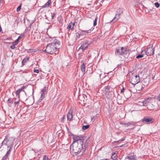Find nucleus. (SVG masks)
I'll return each mask as SVG.
<instances>
[{"instance_id": "58", "label": "nucleus", "mask_w": 160, "mask_h": 160, "mask_svg": "<svg viewBox=\"0 0 160 160\" xmlns=\"http://www.w3.org/2000/svg\"><path fill=\"white\" fill-rule=\"evenodd\" d=\"M100 160H109V159H101Z\"/></svg>"}, {"instance_id": "53", "label": "nucleus", "mask_w": 160, "mask_h": 160, "mask_svg": "<svg viewBox=\"0 0 160 160\" xmlns=\"http://www.w3.org/2000/svg\"><path fill=\"white\" fill-rule=\"evenodd\" d=\"M125 139V138H123L121 139L120 140V142H122V141H124Z\"/></svg>"}, {"instance_id": "28", "label": "nucleus", "mask_w": 160, "mask_h": 160, "mask_svg": "<svg viewBox=\"0 0 160 160\" xmlns=\"http://www.w3.org/2000/svg\"><path fill=\"white\" fill-rule=\"evenodd\" d=\"M117 155L116 153V152H113L112 153V155L111 156V158L113 160H116V158Z\"/></svg>"}, {"instance_id": "2", "label": "nucleus", "mask_w": 160, "mask_h": 160, "mask_svg": "<svg viewBox=\"0 0 160 160\" xmlns=\"http://www.w3.org/2000/svg\"><path fill=\"white\" fill-rule=\"evenodd\" d=\"M59 48V47L53 46L52 43H50L47 44L46 51L49 54H52L54 53L56 54L58 53V50Z\"/></svg>"}, {"instance_id": "1", "label": "nucleus", "mask_w": 160, "mask_h": 160, "mask_svg": "<svg viewBox=\"0 0 160 160\" xmlns=\"http://www.w3.org/2000/svg\"><path fill=\"white\" fill-rule=\"evenodd\" d=\"M83 144L72 143L70 146V151L71 152L78 154L83 150Z\"/></svg>"}, {"instance_id": "45", "label": "nucleus", "mask_w": 160, "mask_h": 160, "mask_svg": "<svg viewBox=\"0 0 160 160\" xmlns=\"http://www.w3.org/2000/svg\"><path fill=\"white\" fill-rule=\"evenodd\" d=\"M15 44H12V45L10 46V48L12 49H14L16 48L15 46Z\"/></svg>"}, {"instance_id": "15", "label": "nucleus", "mask_w": 160, "mask_h": 160, "mask_svg": "<svg viewBox=\"0 0 160 160\" xmlns=\"http://www.w3.org/2000/svg\"><path fill=\"white\" fill-rule=\"evenodd\" d=\"M25 88V87L23 86L21 88L17 90L15 92V93L16 94V96H18V97H19V93H20V92H21L23 91L24 92H25L24 91H23V90H24Z\"/></svg>"}, {"instance_id": "31", "label": "nucleus", "mask_w": 160, "mask_h": 160, "mask_svg": "<svg viewBox=\"0 0 160 160\" xmlns=\"http://www.w3.org/2000/svg\"><path fill=\"white\" fill-rule=\"evenodd\" d=\"M82 32H83V35L86 34H87V33H90L91 32V29H89V30H82Z\"/></svg>"}, {"instance_id": "35", "label": "nucleus", "mask_w": 160, "mask_h": 160, "mask_svg": "<svg viewBox=\"0 0 160 160\" xmlns=\"http://www.w3.org/2000/svg\"><path fill=\"white\" fill-rule=\"evenodd\" d=\"M98 116H97V115H96L94 116H93V117L91 118V121L92 122H93L95 120L97 119L98 118Z\"/></svg>"}, {"instance_id": "50", "label": "nucleus", "mask_w": 160, "mask_h": 160, "mask_svg": "<svg viewBox=\"0 0 160 160\" xmlns=\"http://www.w3.org/2000/svg\"><path fill=\"white\" fill-rule=\"evenodd\" d=\"M7 158H8L7 157H5V156H4L1 160H6Z\"/></svg>"}, {"instance_id": "4", "label": "nucleus", "mask_w": 160, "mask_h": 160, "mask_svg": "<svg viewBox=\"0 0 160 160\" xmlns=\"http://www.w3.org/2000/svg\"><path fill=\"white\" fill-rule=\"evenodd\" d=\"M130 82L132 84L135 85L140 82V77L138 75L132 74L129 78Z\"/></svg>"}, {"instance_id": "42", "label": "nucleus", "mask_w": 160, "mask_h": 160, "mask_svg": "<svg viewBox=\"0 0 160 160\" xmlns=\"http://www.w3.org/2000/svg\"><path fill=\"white\" fill-rule=\"evenodd\" d=\"M19 42V41L17 39L14 42L12 43V44H15V45H17Z\"/></svg>"}, {"instance_id": "25", "label": "nucleus", "mask_w": 160, "mask_h": 160, "mask_svg": "<svg viewBox=\"0 0 160 160\" xmlns=\"http://www.w3.org/2000/svg\"><path fill=\"white\" fill-rule=\"evenodd\" d=\"M7 103L9 107L11 106L12 104L13 103V101L12 99L11 98H9V99H8Z\"/></svg>"}, {"instance_id": "49", "label": "nucleus", "mask_w": 160, "mask_h": 160, "mask_svg": "<svg viewBox=\"0 0 160 160\" xmlns=\"http://www.w3.org/2000/svg\"><path fill=\"white\" fill-rule=\"evenodd\" d=\"M34 72L37 73H38L39 72V71L38 69H35L34 71Z\"/></svg>"}, {"instance_id": "21", "label": "nucleus", "mask_w": 160, "mask_h": 160, "mask_svg": "<svg viewBox=\"0 0 160 160\" xmlns=\"http://www.w3.org/2000/svg\"><path fill=\"white\" fill-rule=\"evenodd\" d=\"M52 44L53 46H58L60 48V42L59 40H58L56 39H55L54 40V43H52Z\"/></svg>"}, {"instance_id": "19", "label": "nucleus", "mask_w": 160, "mask_h": 160, "mask_svg": "<svg viewBox=\"0 0 160 160\" xmlns=\"http://www.w3.org/2000/svg\"><path fill=\"white\" fill-rule=\"evenodd\" d=\"M76 39H78L81 36L83 35V32L81 31H78L76 34Z\"/></svg>"}, {"instance_id": "62", "label": "nucleus", "mask_w": 160, "mask_h": 160, "mask_svg": "<svg viewBox=\"0 0 160 160\" xmlns=\"http://www.w3.org/2000/svg\"><path fill=\"white\" fill-rule=\"evenodd\" d=\"M117 141H114V142H117Z\"/></svg>"}, {"instance_id": "14", "label": "nucleus", "mask_w": 160, "mask_h": 160, "mask_svg": "<svg viewBox=\"0 0 160 160\" xmlns=\"http://www.w3.org/2000/svg\"><path fill=\"white\" fill-rule=\"evenodd\" d=\"M78 98L81 101L84 102L85 100H86L87 99V97L86 95L83 94L82 95H80L78 97Z\"/></svg>"}, {"instance_id": "41", "label": "nucleus", "mask_w": 160, "mask_h": 160, "mask_svg": "<svg viewBox=\"0 0 160 160\" xmlns=\"http://www.w3.org/2000/svg\"><path fill=\"white\" fill-rule=\"evenodd\" d=\"M154 5L157 8H159L160 6V4H159L158 2H156L155 3Z\"/></svg>"}, {"instance_id": "47", "label": "nucleus", "mask_w": 160, "mask_h": 160, "mask_svg": "<svg viewBox=\"0 0 160 160\" xmlns=\"http://www.w3.org/2000/svg\"><path fill=\"white\" fill-rule=\"evenodd\" d=\"M125 90V88L124 87H123V88L121 90V93H123V92H124Z\"/></svg>"}, {"instance_id": "9", "label": "nucleus", "mask_w": 160, "mask_h": 160, "mask_svg": "<svg viewBox=\"0 0 160 160\" xmlns=\"http://www.w3.org/2000/svg\"><path fill=\"white\" fill-rule=\"evenodd\" d=\"M89 44L90 43L88 41H84L82 42L79 49H82L83 51L88 48Z\"/></svg>"}, {"instance_id": "29", "label": "nucleus", "mask_w": 160, "mask_h": 160, "mask_svg": "<svg viewBox=\"0 0 160 160\" xmlns=\"http://www.w3.org/2000/svg\"><path fill=\"white\" fill-rule=\"evenodd\" d=\"M131 94L129 92H125V97L128 98L130 97H131Z\"/></svg>"}, {"instance_id": "18", "label": "nucleus", "mask_w": 160, "mask_h": 160, "mask_svg": "<svg viewBox=\"0 0 160 160\" xmlns=\"http://www.w3.org/2000/svg\"><path fill=\"white\" fill-rule=\"evenodd\" d=\"M148 108L151 111H153L155 110V106L152 104L150 103L148 106Z\"/></svg>"}, {"instance_id": "24", "label": "nucleus", "mask_w": 160, "mask_h": 160, "mask_svg": "<svg viewBox=\"0 0 160 160\" xmlns=\"http://www.w3.org/2000/svg\"><path fill=\"white\" fill-rule=\"evenodd\" d=\"M81 69L83 73V74L85 73V71L86 69V67L84 63L82 64L81 66Z\"/></svg>"}, {"instance_id": "32", "label": "nucleus", "mask_w": 160, "mask_h": 160, "mask_svg": "<svg viewBox=\"0 0 160 160\" xmlns=\"http://www.w3.org/2000/svg\"><path fill=\"white\" fill-rule=\"evenodd\" d=\"M89 126L90 125L89 124L86 125H83L82 127V129L83 130H86L88 129L89 127Z\"/></svg>"}, {"instance_id": "55", "label": "nucleus", "mask_w": 160, "mask_h": 160, "mask_svg": "<svg viewBox=\"0 0 160 160\" xmlns=\"http://www.w3.org/2000/svg\"><path fill=\"white\" fill-rule=\"evenodd\" d=\"M22 38L20 36H19L18 38L17 39L19 41V40H20V39H21Z\"/></svg>"}, {"instance_id": "44", "label": "nucleus", "mask_w": 160, "mask_h": 160, "mask_svg": "<svg viewBox=\"0 0 160 160\" xmlns=\"http://www.w3.org/2000/svg\"><path fill=\"white\" fill-rule=\"evenodd\" d=\"M10 152H11L8 151L7 152V153H6V154H5V155L4 156H5V157H6L8 158V155L10 154Z\"/></svg>"}, {"instance_id": "48", "label": "nucleus", "mask_w": 160, "mask_h": 160, "mask_svg": "<svg viewBox=\"0 0 160 160\" xmlns=\"http://www.w3.org/2000/svg\"><path fill=\"white\" fill-rule=\"evenodd\" d=\"M65 118V115H63L62 117L61 118V121L63 122H64V119Z\"/></svg>"}, {"instance_id": "64", "label": "nucleus", "mask_w": 160, "mask_h": 160, "mask_svg": "<svg viewBox=\"0 0 160 160\" xmlns=\"http://www.w3.org/2000/svg\"><path fill=\"white\" fill-rule=\"evenodd\" d=\"M135 39H137V38H134L133 39V40H134Z\"/></svg>"}, {"instance_id": "26", "label": "nucleus", "mask_w": 160, "mask_h": 160, "mask_svg": "<svg viewBox=\"0 0 160 160\" xmlns=\"http://www.w3.org/2000/svg\"><path fill=\"white\" fill-rule=\"evenodd\" d=\"M72 117L73 116L72 114L69 112L67 114L68 120L69 121H70L71 120Z\"/></svg>"}, {"instance_id": "46", "label": "nucleus", "mask_w": 160, "mask_h": 160, "mask_svg": "<svg viewBox=\"0 0 160 160\" xmlns=\"http://www.w3.org/2000/svg\"><path fill=\"white\" fill-rule=\"evenodd\" d=\"M144 7V8L145 9H147V10H146V9L145 10V12H146V13H149V10H148L147 9V8L146 7Z\"/></svg>"}, {"instance_id": "12", "label": "nucleus", "mask_w": 160, "mask_h": 160, "mask_svg": "<svg viewBox=\"0 0 160 160\" xmlns=\"http://www.w3.org/2000/svg\"><path fill=\"white\" fill-rule=\"evenodd\" d=\"M105 94L107 96H109V94L112 91V88H111L109 86H107L105 87Z\"/></svg>"}, {"instance_id": "8", "label": "nucleus", "mask_w": 160, "mask_h": 160, "mask_svg": "<svg viewBox=\"0 0 160 160\" xmlns=\"http://www.w3.org/2000/svg\"><path fill=\"white\" fill-rule=\"evenodd\" d=\"M146 54L148 56H152L154 53V48L152 46L148 48L144 51Z\"/></svg>"}, {"instance_id": "63", "label": "nucleus", "mask_w": 160, "mask_h": 160, "mask_svg": "<svg viewBox=\"0 0 160 160\" xmlns=\"http://www.w3.org/2000/svg\"><path fill=\"white\" fill-rule=\"evenodd\" d=\"M82 99H83V96H82Z\"/></svg>"}, {"instance_id": "43", "label": "nucleus", "mask_w": 160, "mask_h": 160, "mask_svg": "<svg viewBox=\"0 0 160 160\" xmlns=\"http://www.w3.org/2000/svg\"><path fill=\"white\" fill-rule=\"evenodd\" d=\"M43 160H48V158L46 155H44L43 158Z\"/></svg>"}, {"instance_id": "52", "label": "nucleus", "mask_w": 160, "mask_h": 160, "mask_svg": "<svg viewBox=\"0 0 160 160\" xmlns=\"http://www.w3.org/2000/svg\"><path fill=\"white\" fill-rule=\"evenodd\" d=\"M19 103V101H17V102H14V104H15V105L16 106L17 104H18Z\"/></svg>"}, {"instance_id": "3", "label": "nucleus", "mask_w": 160, "mask_h": 160, "mask_svg": "<svg viewBox=\"0 0 160 160\" xmlns=\"http://www.w3.org/2000/svg\"><path fill=\"white\" fill-rule=\"evenodd\" d=\"M15 140V138L12 137H9L8 138L5 137L2 143L1 146L4 145L7 146L8 148H9L10 147L12 146Z\"/></svg>"}, {"instance_id": "61", "label": "nucleus", "mask_w": 160, "mask_h": 160, "mask_svg": "<svg viewBox=\"0 0 160 160\" xmlns=\"http://www.w3.org/2000/svg\"><path fill=\"white\" fill-rule=\"evenodd\" d=\"M117 142H120V140H119L118 141H117Z\"/></svg>"}, {"instance_id": "57", "label": "nucleus", "mask_w": 160, "mask_h": 160, "mask_svg": "<svg viewBox=\"0 0 160 160\" xmlns=\"http://www.w3.org/2000/svg\"><path fill=\"white\" fill-rule=\"evenodd\" d=\"M28 98H24L23 99L24 100H25V101H26L27 100Z\"/></svg>"}, {"instance_id": "6", "label": "nucleus", "mask_w": 160, "mask_h": 160, "mask_svg": "<svg viewBox=\"0 0 160 160\" xmlns=\"http://www.w3.org/2000/svg\"><path fill=\"white\" fill-rule=\"evenodd\" d=\"M73 142L72 143L83 144L84 139L82 137H80L78 136L75 135L73 137Z\"/></svg>"}, {"instance_id": "13", "label": "nucleus", "mask_w": 160, "mask_h": 160, "mask_svg": "<svg viewBox=\"0 0 160 160\" xmlns=\"http://www.w3.org/2000/svg\"><path fill=\"white\" fill-rule=\"evenodd\" d=\"M152 119H153L151 118L145 117L142 120V122L144 123L149 124L152 123L153 122Z\"/></svg>"}, {"instance_id": "38", "label": "nucleus", "mask_w": 160, "mask_h": 160, "mask_svg": "<svg viewBox=\"0 0 160 160\" xmlns=\"http://www.w3.org/2000/svg\"><path fill=\"white\" fill-rule=\"evenodd\" d=\"M97 19H98V18L97 17H96L95 18V19L94 21L93 26H96L97 25Z\"/></svg>"}, {"instance_id": "59", "label": "nucleus", "mask_w": 160, "mask_h": 160, "mask_svg": "<svg viewBox=\"0 0 160 160\" xmlns=\"http://www.w3.org/2000/svg\"><path fill=\"white\" fill-rule=\"evenodd\" d=\"M30 50H30V49H28V52H30Z\"/></svg>"}, {"instance_id": "34", "label": "nucleus", "mask_w": 160, "mask_h": 160, "mask_svg": "<svg viewBox=\"0 0 160 160\" xmlns=\"http://www.w3.org/2000/svg\"><path fill=\"white\" fill-rule=\"evenodd\" d=\"M153 98H154V99H156L157 100L159 101H160V94H159L158 96L157 97Z\"/></svg>"}, {"instance_id": "11", "label": "nucleus", "mask_w": 160, "mask_h": 160, "mask_svg": "<svg viewBox=\"0 0 160 160\" xmlns=\"http://www.w3.org/2000/svg\"><path fill=\"white\" fill-rule=\"evenodd\" d=\"M90 137H88V139L86 140L85 141V142H84V146L83 145V150H83V152H85V149L88 148V144L90 142Z\"/></svg>"}, {"instance_id": "54", "label": "nucleus", "mask_w": 160, "mask_h": 160, "mask_svg": "<svg viewBox=\"0 0 160 160\" xmlns=\"http://www.w3.org/2000/svg\"><path fill=\"white\" fill-rule=\"evenodd\" d=\"M10 148L8 150V151L11 152V149H12V146H11L10 147H9Z\"/></svg>"}, {"instance_id": "16", "label": "nucleus", "mask_w": 160, "mask_h": 160, "mask_svg": "<svg viewBox=\"0 0 160 160\" xmlns=\"http://www.w3.org/2000/svg\"><path fill=\"white\" fill-rule=\"evenodd\" d=\"M121 53H122V55L127 54L129 52L128 50H127L126 48L123 47L121 48Z\"/></svg>"}, {"instance_id": "37", "label": "nucleus", "mask_w": 160, "mask_h": 160, "mask_svg": "<svg viewBox=\"0 0 160 160\" xmlns=\"http://www.w3.org/2000/svg\"><path fill=\"white\" fill-rule=\"evenodd\" d=\"M138 105H139V106H144V104L143 103V101H142V102H141V101L139 102H138Z\"/></svg>"}, {"instance_id": "22", "label": "nucleus", "mask_w": 160, "mask_h": 160, "mask_svg": "<svg viewBox=\"0 0 160 160\" xmlns=\"http://www.w3.org/2000/svg\"><path fill=\"white\" fill-rule=\"evenodd\" d=\"M51 3V0H48V1L43 6H42V8H48Z\"/></svg>"}, {"instance_id": "33", "label": "nucleus", "mask_w": 160, "mask_h": 160, "mask_svg": "<svg viewBox=\"0 0 160 160\" xmlns=\"http://www.w3.org/2000/svg\"><path fill=\"white\" fill-rule=\"evenodd\" d=\"M124 125L127 127H128V126H130L131 125H132V126H134V124L132 123L131 122H129L127 123H125L124 124Z\"/></svg>"}, {"instance_id": "10", "label": "nucleus", "mask_w": 160, "mask_h": 160, "mask_svg": "<svg viewBox=\"0 0 160 160\" xmlns=\"http://www.w3.org/2000/svg\"><path fill=\"white\" fill-rule=\"evenodd\" d=\"M154 100V98L153 97H149L146 98L143 100V103L144 106H148L150 102Z\"/></svg>"}, {"instance_id": "30", "label": "nucleus", "mask_w": 160, "mask_h": 160, "mask_svg": "<svg viewBox=\"0 0 160 160\" xmlns=\"http://www.w3.org/2000/svg\"><path fill=\"white\" fill-rule=\"evenodd\" d=\"M143 83H143V86H141V88H140L141 90H142L143 88H144L145 86H147V85L148 84V83L147 82L146 83L145 82V80H143Z\"/></svg>"}, {"instance_id": "36", "label": "nucleus", "mask_w": 160, "mask_h": 160, "mask_svg": "<svg viewBox=\"0 0 160 160\" xmlns=\"http://www.w3.org/2000/svg\"><path fill=\"white\" fill-rule=\"evenodd\" d=\"M144 54H138L136 57V58L137 59H138L139 58H142L144 56Z\"/></svg>"}, {"instance_id": "23", "label": "nucleus", "mask_w": 160, "mask_h": 160, "mask_svg": "<svg viewBox=\"0 0 160 160\" xmlns=\"http://www.w3.org/2000/svg\"><path fill=\"white\" fill-rule=\"evenodd\" d=\"M121 50H120L119 48H116L115 50V54L116 56H118L119 55H122V53H121Z\"/></svg>"}, {"instance_id": "17", "label": "nucleus", "mask_w": 160, "mask_h": 160, "mask_svg": "<svg viewBox=\"0 0 160 160\" xmlns=\"http://www.w3.org/2000/svg\"><path fill=\"white\" fill-rule=\"evenodd\" d=\"M136 155H131L127 156L125 158V160L128 159L129 160H136Z\"/></svg>"}, {"instance_id": "60", "label": "nucleus", "mask_w": 160, "mask_h": 160, "mask_svg": "<svg viewBox=\"0 0 160 160\" xmlns=\"http://www.w3.org/2000/svg\"><path fill=\"white\" fill-rule=\"evenodd\" d=\"M123 145H121V146H120V147H123Z\"/></svg>"}, {"instance_id": "40", "label": "nucleus", "mask_w": 160, "mask_h": 160, "mask_svg": "<svg viewBox=\"0 0 160 160\" xmlns=\"http://www.w3.org/2000/svg\"><path fill=\"white\" fill-rule=\"evenodd\" d=\"M51 19H53L56 15V13L54 12H51Z\"/></svg>"}, {"instance_id": "56", "label": "nucleus", "mask_w": 160, "mask_h": 160, "mask_svg": "<svg viewBox=\"0 0 160 160\" xmlns=\"http://www.w3.org/2000/svg\"><path fill=\"white\" fill-rule=\"evenodd\" d=\"M20 36L22 38L24 37L25 36V35H24V34H22V35H21Z\"/></svg>"}, {"instance_id": "20", "label": "nucleus", "mask_w": 160, "mask_h": 160, "mask_svg": "<svg viewBox=\"0 0 160 160\" xmlns=\"http://www.w3.org/2000/svg\"><path fill=\"white\" fill-rule=\"evenodd\" d=\"M75 25V22H71L68 25V30H71L73 29L74 25Z\"/></svg>"}, {"instance_id": "27", "label": "nucleus", "mask_w": 160, "mask_h": 160, "mask_svg": "<svg viewBox=\"0 0 160 160\" xmlns=\"http://www.w3.org/2000/svg\"><path fill=\"white\" fill-rule=\"evenodd\" d=\"M29 59V58L28 57L27 58H25L23 59L22 61V66H23L25 63H26L27 61Z\"/></svg>"}, {"instance_id": "7", "label": "nucleus", "mask_w": 160, "mask_h": 160, "mask_svg": "<svg viewBox=\"0 0 160 160\" xmlns=\"http://www.w3.org/2000/svg\"><path fill=\"white\" fill-rule=\"evenodd\" d=\"M40 93L41 94V97L38 100V102H40L42 101L45 98V94L47 93L46 91V87H44L41 90Z\"/></svg>"}, {"instance_id": "5", "label": "nucleus", "mask_w": 160, "mask_h": 160, "mask_svg": "<svg viewBox=\"0 0 160 160\" xmlns=\"http://www.w3.org/2000/svg\"><path fill=\"white\" fill-rule=\"evenodd\" d=\"M123 11L122 9L119 8L117 10L115 13V15L113 19L111 21V22H114L116 21L120 18V16L123 13Z\"/></svg>"}, {"instance_id": "39", "label": "nucleus", "mask_w": 160, "mask_h": 160, "mask_svg": "<svg viewBox=\"0 0 160 160\" xmlns=\"http://www.w3.org/2000/svg\"><path fill=\"white\" fill-rule=\"evenodd\" d=\"M21 6H22V4H21L17 8V12H18L21 9Z\"/></svg>"}, {"instance_id": "51", "label": "nucleus", "mask_w": 160, "mask_h": 160, "mask_svg": "<svg viewBox=\"0 0 160 160\" xmlns=\"http://www.w3.org/2000/svg\"><path fill=\"white\" fill-rule=\"evenodd\" d=\"M46 50H47V46L46 47V49L45 50H43V52H45L48 54V51H47V50L46 51Z\"/></svg>"}]
</instances>
